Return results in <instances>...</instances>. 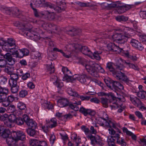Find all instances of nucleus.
<instances>
[{"label": "nucleus", "instance_id": "48", "mask_svg": "<svg viewBox=\"0 0 146 146\" xmlns=\"http://www.w3.org/2000/svg\"><path fill=\"white\" fill-rule=\"evenodd\" d=\"M10 47L9 46H8L7 44H6V43H5V44L2 46V48L3 51L7 52H11V50H13L14 48H10Z\"/></svg>", "mask_w": 146, "mask_h": 146}, {"label": "nucleus", "instance_id": "62", "mask_svg": "<svg viewBox=\"0 0 146 146\" xmlns=\"http://www.w3.org/2000/svg\"><path fill=\"white\" fill-rule=\"evenodd\" d=\"M78 5L81 7H87L89 6V3H84L81 2H78L77 3Z\"/></svg>", "mask_w": 146, "mask_h": 146}, {"label": "nucleus", "instance_id": "27", "mask_svg": "<svg viewBox=\"0 0 146 146\" xmlns=\"http://www.w3.org/2000/svg\"><path fill=\"white\" fill-rule=\"evenodd\" d=\"M81 32V30L78 29H76L75 28H73L67 32V33L71 35V36H76V35H79Z\"/></svg>", "mask_w": 146, "mask_h": 146}, {"label": "nucleus", "instance_id": "32", "mask_svg": "<svg viewBox=\"0 0 146 146\" xmlns=\"http://www.w3.org/2000/svg\"><path fill=\"white\" fill-rule=\"evenodd\" d=\"M42 105V107L45 109H52L53 108L52 104L50 102L47 101H44Z\"/></svg>", "mask_w": 146, "mask_h": 146}, {"label": "nucleus", "instance_id": "26", "mask_svg": "<svg viewBox=\"0 0 146 146\" xmlns=\"http://www.w3.org/2000/svg\"><path fill=\"white\" fill-rule=\"evenodd\" d=\"M130 99L132 103L135 106L138 107L139 106H141L142 102L137 97H130Z\"/></svg>", "mask_w": 146, "mask_h": 146}, {"label": "nucleus", "instance_id": "39", "mask_svg": "<svg viewBox=\"0 0 146 146\" xmlns=\"http://www.w3.org/2000/svg\"><path fill=\"white\" fill-rule=\"evenodd\" d=\"M48 123L50 124L49 127L51 128L55 127L57 125V120L54 118H52Z\"/></svg>", "mask_w": 146, "mask_h": 146}, {"label": "nucleus", "instance_id": "63", "mask_svg": "<svg viewBox=\"0 0 146 146\" xmlns=\"http://www.w3.org/2000/svg\"><path fill=\"white\" fill-rule=\"evenodd\" d=\"M6 100L10 104L14 100L15 97L12 95L9 96L7 97Z\"/></svg>", "mask_w": 146, "mask_h": 146}, {"label": "nucleus", "instance_id": "30", "mask_svg": "<svg viewBox=\"0 0 146 146\" xmlns=\"http://www.w3.org/2000/svg\"><path fill=\"white\" fill-rule=\"evenodd\" d=\"M0 10L3 13L7 14L10 15L12 11V9L3 6H0Z\"/></svg>", "mask_w": 146, "mask_h": 146}, {"label": "nucleus", "instance_id": "64", "mask_svg": "<svg viewBox=\"0 0 146 146\" xmlns=\"http://www.w3.org/2000/svg\"><path fill=\"white\" fill-rule=\"evenodd\" d=\"M90 101L91 102L97 104H99L100 102V101L96 97L90 99Z\"/></svg>", "mask_w": 146, "mask_h": 146}, {"label": "nucleus", "instance_id": "52", "mask_svg": "<svg viewBox=\"0 0 146 146\" xmlns=\"http://www.w3.org/2000/svg\"><path fill=\"white\" fill-rule=\"evenodd\" d=\"M54 83L57 88H60L63 86V84L61 81L56 80L55 82H54Z\"/></svg>", "mask_w": 146, "mask_h": 146}, {"label": "nucleus", "instance_id": "18", "mask_svg": "<svg viewBox=\"0 0 146 146\" xmlns=\"http://www.w3.org/2000/svg\"><path fill=\"white\" fill-rule=\"evenodd\" d=\"M107 95L109 97V102L114 104V105L110 104V106L112 108H116L117 106L116 101V98L114 96V94L112 93H110Z\"/></svg>", "mask_w": 146, "mask_h": 146}, {"label": "nucleus", "instance_id": "5", "mask_svg": "<svg viewBox=\"0 0 146 146\" xmlns=\"http://www.w3.org/2000/svg\"><path fill=\"white\" fill-rule=\"evenodd\" d=\"M65 79L67 80V81L72 82L75 80H77L82 84L88 85L90 83V80L86 75L82 74L78 75H75L73 76L66 75Z\"/></svg>", "mask_w": 146, "mask_h": 146}, {"label": "nucleus", "instance_id": "23", "mask_svg": "<svg viewBox=\"0 0 146 146\" xmlns=\"http://www.w3.org/2000/svg\"><path fill=\"white\" fill-rule=\"evenodd\" d=\"M11 92L13 93H17L19 89V86L17 83H9Z\"/></svg>", "mask_w": 146, "mask_h": 146}, {"label": "nucleus", "instance_id": "44", "mask_svg": "<svg viewBox=\"0 0 146 146\" xmlns=\"http://www.w3.org/2000/svg\"><path fill=\"white\" fill-rule=\"evenodd\" d=\"M17 107L20 110H23L26 109V105L23 102H19L17 104Z\"/></svg>", "mask_w": 146, "mask_h": 146}, {"label": "nucleus", "instance_id": "25", "mask_svg": "<svg viewBox=\"0 0 146 146\" xmlns=\"http://www.w3.org/2000/svg\"><path fill=\"white\" fill-rule=\"evenodd\" d=\"M10 79L9 80V83H17L19 76L15 72L14 73L10 75Z\"/></svg>", "mask_w": 146, "mask_h": 146}, {"label": "nucleus", "instance_id": "59", "mask_svg": "<svg viewBox=\"0 0 146 146\" xmlns=\"http://www.w3.org/2000/svg\"><path fill=\"white\" fill-rule=\"evenodd\" d=\"M64 10V9L63 8H62L61 7L54 6V9L53 11H54L58 13L61 12L62 11Z\"/></svg>", "mask_w": 146, "mask_h": 146}, {"label": "nucleus", "instance_id": "34", "mask_svg": "<svg viewBox=\"0 0 146 146\" xmlns=\"http://www.w3.org/2000/svg\"><path fill=\"white\" fill-rule=\"evenodd\" d=\"M40 24L42 25V27L45 30H50V29L52 26V24L47 23L43 21H40Z\"/></svg>", "mask_w": 146, "mask_h": 146}, {"label": "nucleus", "instance_id": "36", "mask_svg": "<svg viewBox=\"0 0 146 146\" xmlns=\"http://www.w3.org/2000/svg\"><path fill=\"white\" fill-rule=\"evenodd\" d=\"M121 61H122L123 63L124 62L125 64L128 65L130 68H133L135 70L137 71L139 70V69L137 66L136 65H135L132 64H131L129 62H126L125 60H123L122 59H121Z\"/></svg>", "mask_w": 146, "mask_h": 146}, {"label": "nucleus", "instance_id": "42", "mask_svg": "<svg viewBox=\"0 0 146 146\" xmlns=\"http://www.w3.org/2000/svg\"><path fill=\"white\" fill-rule=\"evenodd\" d=\"M62 71L64 74V76L63 78V80H66L67 81V79H64L66 75V74H67L68 76H70V75H69V74H71V72L66 67H63L62 69Z\"/></svg>", "mask_w": 146, "mask_h": 146}, {"label": "nucleus", "instance_id": "19", "mask_svg": "<svg viewBox=\"0 0 146 146\" xmlns=\"http://www.w3.org/2000/svg\"><path fill=\"white\" fill-rule=\"evenodd\" d=\"M8 89L3 88L0 86V103L2 102L7 98Z\"/></svg>", "mask_w": 146, "mask_h": 146}, {"label": "nucleus", "instance_id": "51", "mask_svg": "<svg viewBox=\"0 0 146 146\" xmlns=\"http://www.w3.org/2000/svg\"><path fill=\"white\" fill-rule=\"evenodd\" d=\"M7 63V62L6 60L0 59V68H5Z\"/></svg>", "mask_w": 146, "mask_h": 146}, {"label": "nucleus", "instance_id": "38", "mask_svg": "<svg viewBox=\"0 0 146 146\" xmlns=\"http://www.w3.org/2000/svg\"><path fill=\"white\" fill-rule=\"evenodd\" d=\"M4 70L5 72L10 75L15 72L14 68L11 67H6Z\"/></svg>", "mask_w": 146, "mask_h": 146}, {"label": "nucleus", "instance_id": "40", "mask_svg": "<svg viewBox=\"0 0 146 146\" xmlns=\"http://www.w3.org/2000/svg\"><path fill=\"white\" fill-rule=\"evenodd\" d=\"M102 53V52L100 51H96L93 54V57L94 58L98 60H100L101 59V57L100 56Z\"/></svg>", "mask_w": 146, "mask_h": 146}, {"label": "nucleus", "instance_id": "31", "mask_svg": "<svg viewBox=\"0 0 146 146\" xmlns=\"http://www.w3.org/2000/svg\"><path fill=\"white\" fill-rule=\"evenodd\" d=\"M46 69L47 71L49 74L53 73L55 71L54 66L52 65V63L50 62V64H46Z\"/></svg>", "mask_w": 146, "mask_h": 146}, {"label": "nucleus", "instance_id": "49", "mask_svg": "<svg viewBox=\"0 0 146 146\" xmlns=\"http://www.w3.org/2000/svg\"><path fill=\"white\" fill-rule=\"evenodd\" d=\"M7 143L8 146H15V141L14 139H7Z\"/></svg>", "mask_w": 146, "mask_h": 146}, {"label": "nucleus", "instance_id": "43", "mask_svg": "<svg viewBox=\"0 0 146 146\" xmlns=\"http://www.w3.org/2000/svg\"><path fill=\"white\" fill-rule=\"evenodd\" d=\"M101 103L102 104L103 106L105 108H107L108 106V100L106 98L102 97L101 98Z\"/></svg>", "mask_w": 146, "mask_h": 146}, {"label": "nucleus", "instance_id": "37", "mask_svg": "<svg viewBox=\"0 0 146 146\" xmlns=\"http://www.w3.org/2000/svg\"><path fill=\"white\" fill-rule=\"evenodd\" d=\"M17 117H16V116L13 114H11L9 115L8 116L7 120L9 122V123H15Z\"/></svg>", "mask_w": 146, "mask_h": 146}, {"label": "nucleus", "instance_id": "21", "mask_svg": "<svg viewBox=\"0 0 146 146\" xmlns=\"http://www.w3.org/2000/svg\"><path fill=\"white\" fill-rule=\"evenodd\" d=\"M79 111L80 113L83 114L85 116H87L88 114L94 116L95 114L94 111L89 109H86L83 107L80 108Z\"/></svg>", "mask_w": 146, "mask_h": 146}, {"label": "nucleus", "instance_id": "16", "mask_svg": "<svg viewBox=\"0 0 146 146\" xmlns=\"http://www.w3.org/2000/svg\"><path fill=\"white\" fill-rule=\"evenodd\" d=\"M110 85L111 86V87L110 88L115 91V92L119 91V89L123 90L124 88L123 86L117 81H114L113 80L111 81ZM116 93L117 94V92H116Z\"/></svg>", "mask_w": 146, "mask_h": 146}, {"label": "nucleus", "instance_id": "35", "mask_svg": "<svg viewBox=\"0 0 146 146\" xmlns=\"http://www.w3.org/2000/svg\"><path fill=\"white\" fill-rule=\"evenodd\" d=\"M42 3V2L41 0H32L31 2L30 5L32 8V7H33V5H35L36 7H38L40 6Z\"/></svg>", "mask_w": 146, "mask_h": 146}, {"label": "nucleus", "instance_id": "24", "mask_svg": "<svg viewBox=\"0 0 146 146\" xmlns=\"http://www.w3.org/2000/svg\"><path fill=\"white\" fill-rule=\"evenodd\" d=\"M8 115L5 114L4 115H1L0 114V120H3L5 126L8 127H11V125L7 121Z\"/></svg>", "mask_w": 146, "mask_h": 146}, {"label": "nucleus", "instance_id": "57", "mask_svg": "<svg viewBox=\"0 0 146 146\" xmlns=\"http://www.w3.org/2000/svg\"><path fill=\"white\" fill-rule=\"evenodd\" d=\"M140 17L143 19H146V11H140L139 13Z\"/></svg>", "mask_w": 146, "mask_h": 146}, {"label": "nucleus", "instance_id": "14", "mask_svg": "<svg viewBox=\"0 0 146 146\" xmlns=\"http://www.w3.org/2000/svg\"><path fill=\"white\" fill-rule=\"evenodd\" d=\"M13 133H11L10 130L8 129H3L1 127L0 128V136L6 139L7 142L8 139H13L14 138L12 136Z\"/></svg>", "mask_w": 146, "mask_h": 146}, {"label": "nucleus", "instance_id": "56", "mask_svg": "<svg viewBox=\"0 0 146 146\" xmlns=\"http://www.w3.org/2000/svg\"><path fill=\"white\" fill-rule=\"evenodd\" d=\"M139 41L135 39H132L130 42L131 44L134 48L137 47V45L139 44Z\"/></svg>", "mask_w": 146, "mask_h": 146}, {"label": "nucleus", "instance_id": "20", "mask_svg": "<svg viewBox=\"0 0 146 146\" xmlns=\"http://www.w3.org/2000/svg\"><path fill=\"white\" fill-rule=\"evenodd\" d=\"M1 55L3 56V58L6 59L10 63V64L13 65L15 63L16 60L13 58L12 54L7 52L5 54H1Z\"/></svg>", "mask_w": 146, "mask_h": 146}, {"label": "nucleus", "instance_id": "33", "mask_svg": "<svg viewBox=\"0 0 146 146\" xmlns=\"http://www.w3.org/2000/svg\"><path fill=\"white\" fill-rule=\"evenodd\" d=\"M77 134L74 133L72 134V137H73V141L76 144L77 146H80L79 145L81 143V139L78 137L77 138Z\"/></svg>", "mask_w": 146, "mask_h": 146}, {"label": "nucleus", "instance_id": "50", "mask_svg": "<svg viewBox=\"0 0 146 146\" xmlns=\"http://www.w3.org/2000/svg\"><path fill=\"white\" fill-rule=\"evenodd\" d=\"M7 143L8 146H15V141L14 139H7Z\"/></svg>", "mask_w": 146, "mask_h": 146}, {"label": "nucleus", "instance_id": "3", "mask_svg": "<svg viewBox=\"0 0 146 146\" xmlns=\"http://www.w3.org/2000/svg\"><path fill=\"white\" fill-rule=\"evenodd\" d=\"M112 64V63L110 62L108 63L106 67V69L111 72L117 79L123 82L128 85H130L132 81L129 80L125 74L120 71L115 72V69L113 67Z\"/></svg>", "mask_w": 146, "mask_h": 146}, {"label": "nucleus", "instance_id": "45", "mask_svg": "<svg viewBox=\"0 0 146 146\" xmlns=\"http://www.w3.org/2000/svg\"><path fill=\"white\" fill-rule=\"evenodd\" d=\"M116 20L119 21H126L128 20V17L123 16H120L116 17Z\"/></svg>", "mask_w": 146, "mask_h": 146}, {"label": "nucleus", "instance_id": "8", "mask_svg": "<svg viewBox=\"0 0 146 146\" xmlns=\"http://www.w3.org/2000/svg\"><path fill=\"white\" fill-rule=\"evenodd\" d=\"M83 65L85 66L88 72L92 76L95 77H99L97 64L92 63V62H90L89 64H85V65L83 64Z\"/></svg>", "mask_w": 146, "mask_h": 146}, {"label": "nucleus", "instance_id": "22", "mask_svg": "<svg viewBox=\"0 0 146 146\" xmlns=\"http://www.w3.org/2000/svg\"><path fill=\"white\" fill-rule=\"evenodd\" d=\"M46 15L50 20H52L55 18V14L53 10L52 11H45L44 13L43 14V15Z\"/></svg>", "mask_w": 146, "mask_h": 146}, {"label": "nucleus", "instance_id": "12", "mask_svg": "<svg viewBox=\"0 0 146 146\" xmlns=\"http://www.w3.org/2000/svg\"><path fill=\"white\" fill-rule=\"evenodd\" d=\"M67 91L68 93L70 96L76 97L78 98H80L82 101L88 100L90 99V96H80L76 92L71 88H67Z\"/></svg>", "mask_w": 146, "mask_h": 146}, {"label": "nucleus", "instance_id": "58", "mask_svg": "<svg viewBox=\"0 0 146 146\" xmlns=\"http://www.w3.org/2000/svg\"><path fill=\"white\" fill-rule=\"evenodd\" d=\"M11 13L16 16H17L18 14H19V10L17 8H14L13 10L12 9V11Z\"/></svg>", "mask_w": 146, "mask_h": 146}, {"label": "nucleus", "instance_id": "53", "mask_svg": "<svg viewBox=\"0 0 146 146\" xmlns=\"http://www.w3.org/2000/svg\"><path fill=\"white\" fill-rule=\"evenodd\" d=\"M143 91H144L142 90V91H140L137 93V95L138 97L140 98L141 99H144L145 97V93H144Z\"/></svg>", "mask_w": 146, "mask_h": 146}, {"label": "nucleus", "instance_id": "61", "mask_svg": "<svg viewBox=\"0 0 146 146\" xmlns=\"http://www.w3.org/2000/svg\"><path fill=\"white\" fill-rule=\"evenodd\" d=\"M55 140V137L54 135H51L50 138V143L51 144V145H53L54 143Z\"/></svg>", "mask_w": 146, "mask_h": 146}, {"label": "nucleus", "instance_id": "46", "mask_svg": "<svg viewBox=\"0 0 146 146\" xmlns=\"http://www.w3.org/2000/svg\"><path fill=\"white\" fill-rule=\"evenodd\" d=\"M15 111V107L13 105H10L7 106V111L9 113H13Z\"/></svg>", "mask_w": 146, "mask_h": 146}, {"label": "nucleus", "instance_id": "15", "mask_svg": "<svg viewBox=\"0 0 146 146\" xmlns=\"http://www.w3.org/2000/svg\"><path fill=\"white\" fill-rule=\"evenodd\" d=\"M13 135H14L13 137L15 141L18 140L24 141L26 139V135L25 133L22 131H18L17 132H13Z\"/></svg>", "mask_w": 146, "mask_h": 146}, {"label": "nucleus", "instance_id": "11", "mask_svg": "<svg viewBox=\"0 0 146 146\" xmlns=\"http://www.w3.org/2000/svg\"><path fill=\"white\" fill-rule=\"evenodd\" d=\"M87 137L90 140L91 144L92 145H94L97 144L102 146L104 145L102 139L99 136L96 135L94 136L90 134L88 135Z\"/></svg>", "mask_w": 146, "mask_h": 146}, {"label": "nucleus", "instance_id": "10", "mask_svg": "<svg viewBox=\"0 0 146 146\" xmlns=\"http://www.w3.org/2000/svg\"><path fill=\"white\" fill-rule=\"evenodd\" d=\"M58 104L59 106L61 108L69 106V107L76 111H78L79 109L78 107L74 106L66 98H63L59 100Z\"/></svg>", "mask_w": 146, "mask_h": 146}, {"label": "nucleus", "instance_id": "2", "mask_svg": "<svg viewBox=\"0 0 146 146\" xmlns=\"http://www.w3.org/2000/svg\"><path fill=\"white\" fill-rule=\"evenodd\" d=\"M142 3L141 2H138L134 3V5H124L119 1L115 2L105 3L104 5L106 7L110 8H116L117 12L121 14L133 7L135 6L139 5Z\"/></svg>", "mask_w": 146, "mask_h": 146}, {"label": "nucleus", "instance_id": "1", "mask_svg": "<svg viewBox=\"0 0 146 146\" xmlns=\"http://www.w3.org/2000/svg\"><path fill=\"white\" fill-rule=\"evenodd\" d=\"M117 31L118 32L114 33L112 36V38L114 40H116L119 44L118 46L113 43L108 44V47L111 51H121L122 48L120 47L119 44H124L127 42L128 38L131 36V33L133 30L129 27H125L123 29H118Z\"/></svg>", "mask_w": 146, "mask_h": 146}, {"label": "nucleus", "instance_id": "60", "mask_svg": "<svg viewBox=\"0 0 146 146\" xmlns=\"http://www.w3.org/2000/svg\"><path fill=\"white\" fill-rule=\"evenodd\" d=\"M46 5L47 8H49L53 11L55 6L54 5L50 3L47 2L46 3Z\"/></svg>", "mask_w": 146, "mask_h": 146}, {"label": "nucleus", "instance_id": "28", "mask_svg": "<svg viewBox=\"0 0 146 146\" xmlns=\"http://www.w3.org/2000/svg\"><path fill=\"white\" fill-rule=\"evenodd\" d=\"M36 129L28 128L26 129L27 134L30 136L35 137L37 134V131L35 130Z\"/></svg>", "mask_w": 146, "mask_h": 146}, {"label": "nucleus", "instance_id": "54", "mask_svg": "<svg viewBox=\"0 0 146 146\" xmlns=\"http://www.w3.org/2000/svg\"><path fill=\"white\" fill-rule=\"evenodd\" d=\"M27 91L25 90H22L19 92V96L23 98L27 94Z\"/></svg>", "mask_w": 146, "mask_h": 146}, {"label": "nucleus", "instance_id": "29", "mask_svg": "<svg viewBox=\"0 0 146 146\" xmlns=\"http://www.w3.org/2000/svg\"><path fill=\"white\" fill-rule=\"evenodd\" d=\"M81 51L83 54L86 55H90L92 54V52L86 46H82Z\"/></svg>", "mask_w": 146, "mask_h": 146}, {"label": "nucleus", "instance_id": "55", "mask_svg": "<svg viewBox=\"0 0 146 146\" xmlns=\"http://www.w3.org/2000/svg\"><path fill=\"white\" fill-rule=\"evenodd\" d=\"M7 78L4 76H0V84H4L7 82Z\"/></svg>", "mask_w": 146, "mask_h": 146}, {"label": "nucleus", "instance_id": "9", "mask_svg": "<svg viewBox=\"0 0 146 146\" xmlns=\"http://www.w3.org/2000/svg\"><path fill=\"white\" fill-rule=\"evenodd\" d=\"M16 48H14L13 51H11L12 52V54L16 58H22L25 56L29 55V52L27 48H23L21 49H18L16 50Z\"/></svg>", "mask_w": 146, "mask_h": 146}, {"label": "nucleus", "instance_id": "13", "mask_svg": "<svg viewBox=\"0 0 146 146\" xmlns=\"http://www.w3.org/2000/svg\"><path fill=\"white\" fill-rule=\"evenodd\" d=\"M23 119L27 125L29 127V128L36 129L37 128V124L35 121L32 119H30L29 117L26 114H24Z\"/></svg>", "mask_w": 146, "mask_h": 146}, {"label": "nucleus", "instance_id": "17", "mask_svg": "<svg viewBox=\"0 0 146 146\" xmlns=\"http://www.w3.org/2000/svg\"><path fill=\"white\" fill-rule=\"evenodd\" d=\"M29 143L31 146H47L45 141H40L36 139H31Z\"/></svg>", "mask_w": 146, "mask_h": 146}, {"label": "nucleus", "instance_id": "6", "mask_svg": "<svg viewBox=\"0 0 146 146\" xmlns=\"http://www.w3.org/2000/svg\"><path fill=\"white\" fill-rule=\"evenodd\" d=\"M96 120L97 122L100 125L105 127H110V129H109V133L112 135H115V131L111 127L115 128V125L114 122L109 119H106L102 117H98L97 118Z\"/></svg>", "mask_w": 146, "mask_h": 146}, {"label": "nucleus", "instance_id": "7", "mask_svg": "<svg viewBox=\"0 0 146 146\" xmlns=\"http://www.w3.org/2000/svg\"><path fill=\"white\" fill-rule=\"evenodd\" d=\"M116 140L117 143L121 146H125L126 143L124 139L120 138L118 134L115 135L109 136L108 137L107 141L109 146H115V141Z\"/></svg>", "mask_w": 146, "mask_h": 146}, {"label": "nucleus", "instance_id": "47", "mask_svg": "<svg viewBox=\"0 0 146 146\" xmlns=\"http://www.w3.org/2000/svg\"><path fill=\"white\" fill-rule=\"evenodd\" d=\"M6 43L10 47H11L15 45V40L12 38L8 39L7 42H6Z\"/></svg>", "mask_w": 146, "mask_h": 146}, {"label": "nucleus", "instance_id": "41", "mask_svg": "<svg viewBox=\"0 0 146 146\" xmlns=\"http://www.w3.org/2000/svg\"><path fill=\"white\" fill-rule=\"evenodd\" d=\"M24 115L22 116V117H17L15 123H16L17 125H21L23 124L24 123V121L23 119V116Z\"/></svg>", "mask_w": 146, "mask_h": 146}, {"label": "nucleus", "instance_id": "4", "mask_svg": "<svg viewBox=\"0 0 146 146\" xmlns=\"http://www.w3.org/2000/svg\"><path fill=\"white\" fill-rule=\"evenodd\" d=\"M14 25L16 27H19V29H25L26 30L28 31V32H25V33L27 36L34 37L35 38L37 36L36 34L33 33L36 32V31L34 30L29 23L27 24L25 22L20 23L19 21H16L14 23Z\"/></svg>", "mask_w": 146, "mask_h": 146}]
</instances>
